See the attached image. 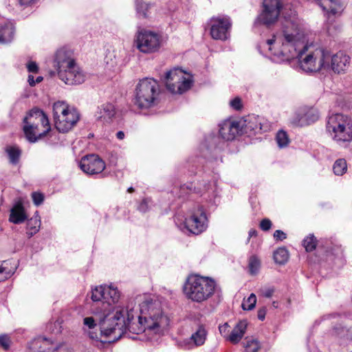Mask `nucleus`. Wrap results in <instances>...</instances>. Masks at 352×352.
<instances>
[{
	"label": "nucleus",
	"mask_w": 352,
	"mask_h": 352,
	"mask_svg": "<svg viewBox=\"0 0 352 352\" xmlns=\"http://www.w3.org/2000/svg\"><path fill=\"white\" fill-rule=\"evenodd\" d=\"M272 305H273V306H274V307H277V302H276L274 301V302H273V303H272Z\"/></svg>",
	"instance_id": "61"
},
{
	"label": "nucleus",
	"mask_w": 352,
	"mask_h": 352,
	"mask_svg": "<svg viewBox=\"0 0 352 352\" xmlns=\"http://www.w3.org/2000/svg\"><path fill=\"white\" fill-rule=\"evenodd\" d=\"M28 81L31 87H33L36 85V80H34V78L32 75L28 76Z\"/></svg>",
	"instance_id": "54"
},
{
	"label": "nucleus",
	"mask_w": 352,
	"mask_h": 352,
	"mask_svg": "<svg viewBox=\"0 0 352 352\" xmlns=\"http://www.w3.org/2000/svg\"><path fill=\"white\" fill-rule=\"evenodd\" d=\"M116 115V109L112 103H105L98 107L95 116L98 120L104 123L112 121Z\"/></svg>",
	"instance_id": "21"
},
{
	"label": "nucleus",
	"mask_w": 352,
	"mask_h": 352,
	"mask_svg": "<svg viewBox=\"0 0 352 352\" xmlns=\"http://www.w3.org/2000/svg\"><path fill=\"white\" fill-rule=\"evenodd\" d=\"M43 78L42 76H38L36 78V79L35 80H36V84L41 82L43 80Z\"/></svg>",
	"instance_id": "58"
},
{
	"label": "nucleus",
	"mask_w": 352,
	"mask_h": 352,
	"mask_svg": "<svg viewBox=\"0 0 352 352\" xmlns=\"http://www.w3.org/2000/svg\"><path fill=\"white\" fill-rule=\"evenodd\" d=\"M335 333L336 335L342 339H344L346 340L351 341L352 340V329H346L343 327H335L334 328Z\"/></svg>",
	"instance_id": "36"
},
{
	"label": "nucleus",
	"mask_w": 352,
	"mask_h": 352,
	"mask_svg": "<svg viewBox=\"0 0 352 352\" xmlns=\"http://www.w3.org/2000/svg\"><path fill=\"white\" fill-rule=\"evenodd\" d=\"M164 82L166 89L172 94H182L192 86V80L179 68H173L166 72Z\"/></svg>",
	"instance_id": "10"
},
{
	"label": "nucleus",
	"mask_w": 352,
	"mask_h": 352,
	"mask_svg": "<svg viewBox=\"0 0 352 352\" xmlns=\"http://www.w3.org/2000/svg\"><path fill=\"white\" fill-rule=\"evenodd\" d=\"M256 234H257V232H256V230H254V229H251V230L249 231V232H248L249 237H248V241H249V240H250V239L251 237L256 236Z\"/></svg>",
	"instance_id": "55"
},
{
	"label": "nucleus",
	"mask_w": 352,
	"mask_h": 352,
	"mask_svg": "<svg viewBox=\"0 0 352 352\" xmlns=\"http://www.w3.org/2000/svg\"><path fill=\"white\" fill-rule=\"evenodd\" d=\"M206 331L203 327H199L198 329L192 334L190 339L193 342L195 346H201L204 344L206 339Z\"/></svg>",
	"instance_id": "30"
},
{
	"label": "nucleus",
	"mask_w": 352,
	"mask_h": 352,
	"mask_svg": "<svg viewBox=\"0 0 352 352\" xmlns=\"http://www.w3.org/2000/svg\"><path fill=\"white\" fill-rule=\"evenodd\" d=\"M27 69L29 72L31 73H37L38 72V67L36 62L30 61L27 64Z\"/></svg>",
	"instance_id": "48"
},
{
	"label": "nucleus",
	"mask_w": 352,
	"mask_h": 352,
	"mask_svg": "<svg viewBox=\"0 0 352 352\" xmlns=\"http://www.w3.org/2000/svg\"><path fill=\"white\" fill-rule=\"evenodd\" d=\"M160 95V87L157 80L151 78H144L138 82L133 99L134 105L140 109H147L154 107Z\"/></svg>",
	"instance_id": "6"
},
{
	"label": "nucleus",
	"mask_w": 352,
	"mask_h": 352,
	"mask_svg": "<svg viewBox=\"0 0 352 352\" xmlns=\"http://www.w3.org/2000/svg\"><path fill=\"white\" fill-rule=\"evenodd\" d=\"M161 36L152 31L141 30L135 36L134 45L140 52L145 54L154 53L161 46Z\"/></svg>",
	"instance_id": "11"
},
{
	"label": "nucleus",
	"mask_w": 352,
	"mask_h": 352,
	"mask_svg": "<svg viewBox=\"0 0 352 352\" xmlns=\"http://www.w3.org/2000/svg\"><path fill=\"white\" fill-rule=\"evenodd\" d=\"M150 202L148 199H143L138 206V210L142 212H146L149 208Z\"/></svg>",
	"instance_id": "45"
},
{
	"label": "nucleus",
	"mask_w": 352,
	"mask_h": 352,
	"mask_svg": "<svg viewBox=\"0 0 352 352\" xmlns=\"http://www.w3.org/2000/svg\"><path fill=\"white\" fill-rule=\"evenodd\" d=\"M326 130L331 138L339 144L349 143L352 149V120L342 113L333 114L328 117Z\"/></svg>",
	"instance_id": "7"
},
{
	"label": "nucleus",
	"mask_w": 352,
	"mask_h": 352,
	"mask_svg": "<svg viewBox=\"0 0 352 352\" xmlns=\"http://www.w3.org/2000/svg\"><path fill=\"white\" fill-rule=\"evenodd\" d=\"M316 3L329 14L335 15L342 8L341 5L334 0H316Z\"/></svg>",
	"instance_id": "24"
},
{
	"label": "nucleus",
	"mask_w": 352,
	"mask_h": 352,
	"mask_svg": "<svg viewBox=\"0 0 352 352\" xmlns=\"http://www.w3.org/2000/svg\"><path fill=\"white\" fill-rule=\"evenodd\" d=\"M272 222L268 219H263L260 223V228L263 231H267L271 228Z\"/></svg>",
	"instance_id": "47"
},
{
	"label": "nucleus",
	"mask_w": 352,
	"mask_h": 352,
	"mask_svg": "<svg viewBox=\"0 0 352 352\" xmlns=\"http://www.w3.org/2000/svg\"><path fill=\"white\" fill-rule=\"evenodd\" d=\"M217 284L212 278L195 274L189 276L184 286V293L193 302H202L212 297Z\"/></svg>",
	"instance_id": "4"
},
{
	"label": "nucleus",
	"mask_w": 352,
	"mask_h": 352,
	"mask_svg": "<svg viewBox=\"0 0 352 352\" xmlns=\"http://www.w3.org/2000/svg\"><path fill=\"white\" fill-rule=\"evenodd\" d=\"M6 152L10 163L16 164L19 162L21 156V151L18 147L9 146L6 148Z\"/></svg>",
	"instance_id": "34"
},
{
	"label": "nucleus",
	"mask_w": 352,
	"mask_h": 352,
	"mask_svg": "<svg viewBox=\"0 0 352 352\" xmlns=\"http://www.w3.org/2000/svg\"><path fill=\"white\" fill-rule=\"evenodd\" d=\"M193 191L199 195L203 199L209 203L214 204L217 194L216 182H202L195 186Z\"/></svg>",
	"instance_id": "16"
},
{
	"label": "nucleus",
	"mask_w": 352,
	"mask_h": 352,
	"mask_svg": "<svg viewBox=\"0 0 352 352\" xmlns=\"http://www.w3.org/2000/svg\"><path fill=\"white\" fill-rule=\"evenodd\" d=\"M261 267V261L256 256H252L249 259L248 268L251 275H256Z\"/></svg>",
	"instance_id": "35"
},
{
	"label": "nucleus",
	"mask_w": 352,
	"mask_h": 352,
	"mask_svg": "<svg viewBox=\"0 0 352 352\" xmlns=\"http://www.w3.org/2000/svg\"><path fill=\"white\" fill-rule=\"evenodd\" d=\"M241 130L239 122L227 120L219 124V135L226 141L232 140Z\"/></svg>",
	"instance_id": "19"
},
{
	"label": "nucleus",
	"mask_w": 352,
	"mask_h": 352,
	"mask_svg": "<svg viewBox=\"0 0 352 352\" xmlns=\"http://www.w3.org/2000/svg\"><path fill=\"white\" fill-rule=\"evenodd\" d=\"M275 289L274 287H267L260 289L261 294L265 298H271L274 294Z\"/></svg>",
	"instance_id": "42"
},
{
	"label": "nucleus",
	"mask_w": 352,
	"mask_h": 352,
	"mask_svg": "<svg viewBox=\"0 0 352 352\" xmlns=\"http://www.w3.org/2000/svg\"><path fill=\"white\" fill-rule=\"evenodd\" d=\"M83 324L89 329H94L96 326V323L93 317H86L83 320Z\"/></svg>",
	"instance_id": "46"
},
{
	"label": "nucleus",
	"mask_w": 352,
	"mask_h": 352,
	"mask_svg": "<svg viewBox=\"0 0 352 352\" xmlns=\"http://www.w3.org/2000/svg\"><path fill=\"white\" fill-rule=\"evenodd\" d=\"M41 227V220L39 217L36 214L35 217L30 219L27 222V231L26 234L28 238H31L36 234Z\"/></svg>",
	"instance_id": "29"
},
{
	"label": "nucleus",
	"mask_w": 352,
	"mask_h": 352,
	"mask_svg": "<svg viewBox=\"0 0 352 352\" xmlns=\"http://www.w3.org/2000/svg\"><path fill=\"white\" fill-rule=\"evenodd\" d=\"M274 237L276 241H283L286 239V234L282 230H277L274 233Z\"/></svg>",
	"instance_id": "49"
},
{
	"label": "nucleus",
	"mask_w": 352,
	"mask_h": 352,
	"mask_svg": "<svg viewBox=\"0 0 352 352\" xmlns=\"http://www.w3.org/2000/svg\"><path fill=\"white\" fill-rule=\"evenodd\" d=\"M135 7L137 13L139 16H141L143 18H146L148 16V12L151 8L150 4L144 2L142 0H136Z\"/></svg>",
	"instance_id": "33"
},
{
	"label": "nucleus",
	"mask_w": 352,
	"mask_h": 352,
	"mask_svg": "<svg viewBox=\"0 0 352 352\" xmlns=\"http://www.w3.org/2000/svg\"><path fill=\"white\" fill-rule=\"evenodd\" d=\"M28 219L21 201H16L10 210L9 220L14 224L23 223Z\"/></svg>",
	"instance_id": "22"
},
{
	"label": "nucleus",
	"mask_w": 352,
	"mask_h": 352,
	"mask_svg": "<svg viewBox=\"0 0 352 352\" xmlns=\"http://www.w3.org/2000/svg\"><path fill=\"white\" fill-rule=\"evenodd\" d=\"M247 322L245 320L239 321L228 336L227 340L232 344L239 343L244 336L247 329Z\"/></svg>",
	"instance_id": "23"
},
{
	"label": "nucleus",
	"mask_w": 352,
	"mask_h": 352,
	"mask_svg": "<svg viewBox=\"0 0 352 352\" xmlns=\"http://www.w3.org/2000/svg\"><path fill=\"white\" fill-rule=\"evenodd\" d=\"M229 324L226 322L222 325H220L219 327V330L220 333L227 340L228 336H229Z\"/></svg>",
	"instance_id": "44"
},
{
	"label": "nucleus",
	"mask_w": 352,
	"mask_h": 352,
	"mask_svg": "<svg viewBox=\"0 0 352 352\" xmlns=\"http://www.w3.org/2000/svg\"><path fill=\"white\" fill-rule=\"evenodd\" d=\"M23 131L30 142H35L50 131L51 126L45 113L39 109H33L24 118Z\"/></svg>",
	"instance_id": "5"
},
{
	"label": "nucleus",
	"mask_w": 352,
	"mask_h": 352,
	"mask_svg": "<svg viewBox=\"0 0 352 352\" xmlns=\"http://www.w3.org/2000/svg\"><path fill=\"white\" fill-rule=\"evenodd\" d=\"M276 140L278 146L280 148L286 146L289 143L288 136L287 133L283 131H280L277 133Z\"/></svg>",
	"instance_id": "39"
},
{
	"label": "nucleus",
	"mask_w": 352,
	"mask_h": 352,
	"mask_svg": "<svg viewBox=\"0 0 352 352\" xmlns=\"http://www.w3.org/2000/svg\"><path fill=\"white\" fill-rule=\"evenodd\" d=\"M256 303V297L254 294H251L250 296L242 303V308L244 310H252L254 308Z\"/></svg>",
	"instance_id": "38"
},
{
	"label": "nucleus",
	"mask_w": 352,
	"mask_h": 352,
	"mask_svg": "<svg viewBox=\"0 0 352 352\" xmlns=\"http://www.w3.org/2000/svg\"><path fill=\"white\" fill-rule=\"evenodd\" d=\"M53 117L55 127L60 133L70 131L79 120L78 111L63 101L54 103Z\"/></svg>",
	"instance_id": "9"
},
{
	"label": "nucleus",
	"mask_w": 352,
	"mask_h": 352,
	"mask_svg": "<svg viewBox=\"0 0 352 352\" xmlns=\"http://www.w3.org/2000/svg\"><path fill=\"white\" fill-rule=\"evenodd\" d=\"M105 162L95 154L82 157L79 162V167L86 174L89 175L101 173L105 168Z\"/></svg>",
	"instance_id": "13"
},
{
	"label": "nucleus",
	"mask_w": 352,
	"mask_h": 352,
	"mask_svg": "<svg viewBox=\"0 0 352 352\" xmlns=\"http://www.w3.org/2000/svg\"><path fill=\"white\" fill-rule=\"evenodd\" d=\"M242 346L243 352H258L261 348L260 341L253 336L245 337L242 342Z\"/></svg>",
	"instance_id": "27"
},
{
	"label": "nucleus",
	"mask_w": 352,
	"mask_h": 352,
	"mask_svg": "<svg viewBox=\"0 0 352 352\" xmlns=\"http://www.w3.org/2000/svg\"><path fill=\"white\" fill-rule=\"evenodd\" d=\"M60 344L55 343L52 339L45 337H37L29 344L32 352H51L58 350Z\"/></svg>",
	"instance_id": "17"
},
{
	"label": "nucleus",
	"mask_w": 352,
	"mask_h": 352,
	"mask_svg": "<svg viewBox=\"0 0 352 352\" xmlns=\"http://www.w3.org/2000/svg\"><path fill=\"white\" fill-rule=\"evenodd\" d=\"M302 245L307 252L313 251L316 247V239L314 235H309L303 240Z\"/></svg>",
	"instance_id": "37"
},
{
	"label": "nucleus",
	"mask_w": 352,
	"mask_h": 352,
	"mask_svg": "<svg viewBox=\"0 0 352 352\" xmlns=\"http://www.w3.org/2000/svg\"><path fill=\"white\" fill-rule=\"evenodd\" d=\"M175 224L184 232L198 235L205 232L208 226V219L202 206L198 205L189 212L184 221L175 218Z\"/></svg>",
	"instance_id": "8"
},
{
	"label": "nucleus",
	"mask_w": 352,
	"mask_h": 352,
	"mask_svg": "<svg viewBox=\"0 0 352 352\" xmlns=\"http://www.w3.org/2000/svg\"><path fill=\"white\" fill-rule=\"evenodd\" d=\"M350 58L342 52L331 56L330 54L329 68L336 73L344 72L349 67Z\"/></svg>",
	"instance_id": "20"
},
{
	"label": "nucleus",
	"mask_w": 352,
	"mask_h": 352,
	"mask_svg": "<svg viewBox=\"0 0 352 352\" xmlns=\"http://www.w3.org/2000/svg\"><path fill=\"white\" fill-rule=\"evenodd\" d=\"M16 270V265H12L11 261H0V282L11 277Z\"/></svg>",
	"instance_id": "28"
},
{
	"label": "nucleus",
	"mask_w": 352,
	"mask_h": 352,
	"mask_svg": "<svg viewBox=\"0 0 352 352\" xmlns=\"http://www.w3.org/2000/svg\"><path fill=\"white\" fill-rule=\"evenodd\" d=\"M274 261L280 265H284L289 259V252L285 248H278L274 252Z\"/></svg>",
	"instance_id": "31"
},
{
	"label": "nucleus",
	"mask_w": 352,
	"mask_h": 352,
	"mask_svg": "<svg viewBox=\"0 0 352 352\" xmlns=\"http://www.w3.org/2000/svg\"><path fill=\"white\" fill-rule=\"evenodd\" d=\"M333 170L336 175H343L347 170L346 161L343 158L336 160L333 166Z\"/></svg>",
	"instance_id": "32"
},
{
	"label": "nucleus",
	"mask_w": 352,
	"mask_h": 352,
	"mask_svg": "<svg viewBox=\"0 0 352 352\" xmlns=\"http://www.w3.org/2000/svg\"><path fill=\"white\" fill-rule=\"evenodd\" d=\"M116 137H117V138H118V139H119V140H122V139H124V132H123V131H120L117 132V133H116Z\"/></svg>",
	"instance_id": "57"
},
{
	"label": "nucleus",
	"mask_w": 352,
	"mask_h": 352,
	"mask_svg": "<svg viewBox=\"0 0 352 352\" xmlns=\"http://www.w3.org/2000/svg\"><path fill=\"white\" fill-rule=\"evenodd\" d=\"M266 311L265 308L260 309L258 311V318L263 321L265 319V317Z\"/></svg>",
	"instance_id": "52"
},
{
	"label": "nucleus",
	"mask_w": 352,
	"mask_h": 352,
	"mask_svg": "<svg viewBox=\"0 0 352 352\" xmlns=\"http://www.w3.org/2000/svg\"><path fill=\"white\" fill-rule=\"evenodd\" d=\"M202 147H203V149H204V151H202L203 157H204L206 158H209L210 155L211 154V151H212V147L211 146V147L209 148L208 146H207L205 144H203Z\"/></svg>",
	"instance_id": "50"
},
{
	"label": "nucleus",
	"mask_w": 352,
	"mask_h": 352,
	"mask_svg": "<svg viewBox=\"0 0 352 352\" xmlns=\"http://www.w3.org/2000/svg\"><path fill=\"white\" fill-rule=\"evenodd\" d=\"M211 142H212L213 143L216 142L217 140V138L214 137V136H212V137H210V138Z\"/></svg>",
	"instance_id": "59"
},
{
	"label": "nucleus",
	"mask_w": 352,
	"mask_h": 352,
	"mask_svg": "<svg viewBox=\"0 0 352 352\" xmlns=\"http://www.w3.org/2000/svg\"><path fill=\"white\" fill-rule=\"evenodd\" d=\"M57 74L60 80L69 85L82 84L86 78L85 72L76 63Z\"/></svg>",
	"instance_id": "14"
},
{
	"label": "nucleus",
	"mask_w": 352,
	"mask_h": 352,
	"mask_svg": "<svg viewBox=\"0 0 352 352\" xmlns=\"http://www.w3.org/2000/svg\"><path fill=\"white\" fill-rule=\"evenodd\" d=\"M283 14L281 30L267 41L270 50L274 44L278 48L273 55L277 60L289 61L296 57L301 70L306 73L317 72L329 68L330 52L323 48L309 50L305 43V33L296 11Z\"/></svg>",
	"instance_id": "1"
},
{
	"label": "nucleus",
	"mask_w": 352,
	"mask_h": 352,
	"mask_svg": "<svg viewBox=\"0 0 352 352\" xmlns=\"http://www.w3.org/2000/svg\"><path fill=\"white\" fill-rule=\"evenodd\" d=\"M120 296V292L112 285L96 287L91 291V299L98 309L97 313L102 315L99 322L101 333L112 341L119 340L127 329L137 332L131 323L135 316L133 308L112 307Z\"/></svg>",
	"instance_id": "2"
},
{
	"label": "nucleus",
	"mask_w": 352,
	"mask_h": 352,
	"mask_svg": "<svg viewBox=\"0 0 352 352\" xmlns=\"http://www.w3.org/2000/svg\"><path fill=\"white\" fill-rule=\"evenodd\" d=\"M36 0H18L19 3L21 6H28L31 3H34Z\"/></svg>",
	"instance_id": "53"
},
{
	"label": "nucleus",
	"mask_w": 352,
	"mask_h": 352,
	"mask_svg": "<svg viewBox=\"0 0 352 352\" xmlns=\"http://www.w3.org/2000/svg\"><path fill=\"white\" fill-rule=\"evenodd\" d=\"M32 198L34 204L38 206L42 204L44 201V195L39 192H33L32 193Z\"/></svg>",
	"instance_id": "40"
},
{
	"label": "nucleus",
	"mask_w": 352,
	"mask_h": 352,
	"mask_svg": "<svg viewBox=\"0 0 352 352\" xmlns=\"http://www.w3.org/2000/svg\"><path fill=\"white\" fill-rule=\"evenodd\" d=\"M319 118V113L316 109H311L301 117L298 121H294V124L300 126L308 125L317 121Z\"/></svg>",
	"instance_id": "25"
},
{
	"label": "nucleus",
	"mask_w": 352,
	"mask_h": 352,
	"mask_svg": "<svg viewBox=\"0 0 352 352\" xmlns=\"http://www.w3.org/2000/svg\"><path fill=\"white\" fill-rule=\"evenodd\" d=\"M138 301L140 315L138 316L139 326L137 329V334L146 329L158 333L160 329H164L168 325L169 320L163 314L161 302L157 297L140 296Z\"/></svg>",
	"instance_id": "3"
},
{
	"label": "nucleus",
	"mask_w": 352,
	"mask_h": 352,
	"mask_svg": "<svg viewBox=\"0 0 352 352\" xmlns=\"http://www.w3.org/2000/svg\"><path fill=\"white\" fill-rule=\"evenodd\" d=\"M230 27L229 17H214L211 19L210 34L214 39L226 40L230 35Z\"/></svg>",
	"instance_id": "15"
},
{
	"label": "nucleus",
	"mask_w": 352,
	"mask_h": 352,
	"mask_svg": "<svg viewBox=\"0 0 352 352\" xmlns=\"http://www.w3.org/2000/svg\"><path fill=\"white\" fill-rule=\"evenodd\" d=\"M14 29L11 24L0 25V43H10L14 37Z\"/></svg>",
	"instance_id": "26"
},
{
	"label": "nucleus",
	"mask_w": 352,
	"mask_h": 352,
	"mask_svg": "<svg viewBox=\"0 0 352 352\" xmlns=\"http://www.w3.org/2000/svg\"><path fill=\"white\" fill-rule=\"evenodd\" d=\"M10 339L8 336H7V335L0 336V346H1L5 350H8L10 347Z\"/></svg>",
	"instance_id": "41"
},
{
	"label": "nucleus",
	"mask_w": 352,
	"mask_h": 352,
	"mask_svg": "<svg viewBox=\"0 0 352 352\" xmlns=\"http://www.w3.org/2000/svg\"><path fill=\"white\" fill-rule=\"evenodd\" d=\"M339 28V25H329L327 28V31L329 33V34H333L336 29Z\"/></svg>",
	"instance_id": "51"
},
{
	"label": "nucleus",
	"mask_w": 352,
	"mask_h": 352,
	"mask_svg": "<svg viewBox=\"0 0 352 352\" xmlns=\"http://www.w3.org/2000/svg\"><path fill=\"white\" fill-rule=\"evenodd\" d=\"M230 107L236 111L241 110L242 109L241 100L239 97L234 98L230 102Z\"/></svg>",
	"instance_id": "43"
},
{
	"label": "nucleus",
	"mask_w": 352,
	"mask_h": 352,
	"mask_svg": "<svg viewBox=\"0 0 352 352\" xmlns=\"http://www.w3.org/2000/svg\"><path fill=\"white\" fill-rule=\"evenodd\" d=\"M54 63V67L56 68L57 74H58L59 72L63 71L67 68L68 69L69 66L71 67L75 64L76 60L71 51L62 48L56 52Z\"/></svg>",
	"instance_id": "18"
},
{
	"label": "nucleus",
	"mask_w": 352,
	"mask_h": 352,
	"mask_svg": "<svg viewBox=\"0 0 352 352\" xmlns=\"http://www.w3.org/2000/svg\"><path fill=\"white\" fill-rule=\"evenodd\" d=\"M263 10L256 17L254 23V27L257 28L263 25L269 27L274 23L280 13L282 4L280 0H264Z\"/></svg>",
	"instance_id": "12"
},
{
	"label": "nucleus",
	"mask_w": 352,
	"mask_h": 352,
	"mask_svg": "<svg viewBox=\"0 0 352 352\" xmlns=\"http://www.w3.org/2000/svg\"><path fill=\"white\" fill-rule=\"evenodd\" d=\"M127 191H128L129 192H133V191H134V189H133V187H130V188H128Z\"/></svg>",
	"instance_id": "60"
},
{
	"label": "nucleus",
	"mask_w": 352,
	"mask_h": 352,
	"mask_svg": "<svg viewBox=\"0 0 352 352\" xmlns=\"http://www.w3.org/2000/svg\"><path fill=\"white\" fill-rule=\"evenodd\" d=\"M192 184H184L182 187V190H185L186 189L187 190H192Z\"/></svg>",
	"instance_id": "56"
}]
</instances>
